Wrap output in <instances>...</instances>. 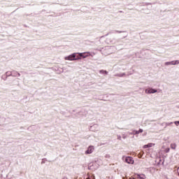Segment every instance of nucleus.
<instances>
[{"label":"nucleus","instance_id":"f257e3e1","mask_svg":"<svg viewBox=\"0 0 179 179\" xmlns=\"http://www.w3.org/2000/svg\"><path fill=\"white\" fill-rule=\"evenodd\" d=\"M76 52L64 57L65 61H76Z\"/></svg>","mask_w":179,"mask_h":179},{"label":"nucleus","instance_id":"f03ea898","mask_svg":"<svg viewBox=\"0 0 179 179\" xmlns=\"http://www.w3.org/2000/svg\"><path fill=\"white\" fill-rule=\"evenodd\" d=\"M122 159L124 160L128 164H134V158L131 157H123Z\"/></svg>","mask_w":179,"mask_h":179},{"label":"nucleus","instance_id":"7ed1b4c3","mask_svg":"<svg viewBox=\"0 0 179 179\" xmlns=\"http://www.w3.org/2000/svg\"><path fill=\"white\" fill-rule=\"evenodd\" d=\"M90 131H92V132H97V131H100V127L97 124H94L90 128Z\"/></svg>","mask_w":179,"mask_h":179},{"label":"nucleus","instance_id":"20e7f679","mask_svg":"<svg viewBox=\"0 0 179 179\" xmlns=\"http://www.w3.org/2000/svg\"><path fill=\"white\" fill-rule=\"evenodd\" d=\"M94 152V146L90 145L88 147L87 150L85 151V155H92Z\"/></svg>","mask_w":179,"mask_h":179},{"label":"nucleus","instance_id":"39448f33","mask_svg":"<svg viewBox=\"0 0 179 179\" xmlns=\"http://www.w3.org/2000/svg\"><path fill=\"white\" fill-rule=\"evenodd\" d=\"M145 93L147 94H153L155 93H157V90L153 88H148L145 90Z\"/></svg>","mask_w":179,"mask_h":179},{"label":"nucleus","instance_id":"423d86ee","mask_svg":"<svg viewBox=\"0 0 179 179\" xmlns=\"http://www.w3.org/2000/svg\"><path fill=\"white\" fill-rule=\"evenodd\" d=\"M77 54L80 56L82 57L83 58H87V57H90V55H92V54H90L89 52H77Z\"/></svg>","mask_w":179,"mask_h":179},{"label":"nucleus","instance_id":"0eeeda50","mask_svg":"<svg viewBox=\"0 0 179 179\" xmlns=\"http://www.w3.org/2000/svg\"><path fill=\"white\" fill-rule=\"evenodd\" d=\"M178 64H179V60L165 62V65H166V66H169V65H178Z\"/></svg>","mask_w":179,"mask_h":179},{"label":"nucleus","instance_id":"6e6552de","mask_svg":"<svg viewBox=\"0 0 179 179\" xmlns=\"http://www.w3.org/2000/svg\"><path fill=\"white\" fill-rule=\"evenodd\" d=\"M137 178L139 179H145L146 178V176H145L144 174H137Z\"/></svg>","mask_w":179,"mask_h":179},{"label":"nucleus","instance_id":"1a4fd4ad","mask_svg":"<svg viewBox=\"0 0 179 179\" xmlns=\"http://www.w3.org/2000/svg\"><path fill=\"white\" fill-rule=\"evenodd\" d=\"M11 75L13 76H20V73H19L17 71H12Z\"/></svg>","mask_w":179,"mask_h":179},{"label":"nucleus","instance_id":"9d476101","mask_svg":"<svg viewBox=\"0 0 179 179\" xmlns=\"http://www.w3.org/2000/svg\"><path fill=\"white\" fill-rule=\"evenodd\" d=\"M99 73H103V74L105 73V75H108V72H107V71H104V70H101V71H99Z\"/></svg>","mask_w":179,"mask_h":179},{"label":"nucleus","instance_id":"9b49d317","mask_svg":"<svg viewBox=\"0 0 179 179\" xmlns=\"http://www.w3.org/2000/svg\"><path fill=\"white\" fill-rule=\"evenodd\" d=\"M171 149H176V148H177V145H176V144H171Z\"/></svg>","mask_w":179,"mask_h":179},{"label":"nucleus","instance_id":"f8f14e48","mask_svg":"<svg viewBox=\"0 0 179 179\" xmlns=\"http://www.w3.org/2000/svg\"><path fill=\"white\" fill-rule=\"evenodd\" d=\"M147 145H148V148H152V146H155V143H150Z\"/></svg>","mask_w":179,"mask_h":179},{"label":"nucleus","instance_id":"ddd939ff","mask_svg":"<svg viewBox=\"0 0 179 179\" xmlns=\"http://www.w3.org/2000/svg\"><path fill=\"white\" fill-rule=\"evenodd\" d=\"M117 76H119L120 78H122V76H125V73L117 74Z\"/></svg>","mask_w":179,"mask_h":179},{"label":"nucleus","instance_id":"4468645a","mask_svg":"<svg viewBox=\"0 0 179 179\" xmlns=\"http://www.w3.org/2000/svg\"><path fill=\"white\" fill-rule=\"evenodd\" d=\"M138 134H142V132H143V129H140L138 131Z\"/></svg>","mask_w":179,"mask_h":179},{"label":"nucleus","instance_id":"2eb2a0df","mask_svg":"<svg viewBox=\"0 0 179 179\" xmlns=\"http://www.w3.org/2000/svg\"><path fill=\"white\" fill-rule=\"evenodd\" d=\"M133 133L136 134H139V131H136V130H134L133 131Z\"/></svg>","mask_w":179,"mask_h":179},{"label":"nucleus","instance_id":"dca6fc26","mask_svg":"<svg viewBox=\"0 0 179 179\" xmlns=\"http://www.w3.org/2000/svg\"><path fill=\"white\" fill-rule=\"evenodd\" d=\"M174 124H175V125H179V121H176V122H174Z\"/></svg>","mask_w":179,"mask_h":179},{"label":"nucleus","instance_id":"f3484780","mask_svg":"<svg viewBox=\"0 0 179 179\" xmlns=\"http://www.w3.org/2000/svg\"><path fill=\"white\" fill-rule=\"evenodd\" d=\"M171 124H173V122H170V123H166V127L167 126H169V125H171Z\"/></svg>","mask_w":179,"mask_h":179},{"label":"nucleus","instance_id":"a211bd4d","mask_svg":"<svg viewBox=\"0 0 179 179\" xmlns=\"http://www.w3.org/2000/svg\"><path fill=\"white\" fill-rule=\"evenodd\" d=\"M143 148H144V149H147V148H149V147H148V144H147V145H145L143 146Z\"/></svg>","mask_w":179,"mask_h":179},{"label":"nucleus","instance_id":"6ab92c4d","mask_svg":"<svg viewBox=\"0 0 179 179\" xmlns=\"http://www.w3.org/2000/svg\"><path fill=\"white\" fill-rule=\"evenodd\" d=\"M104 55H110V53H106V52H103Z\"/></svg>","mask_w":179,"mask_h":179},{"label":"nucleus","instance_id":"aec40b11","mask_svg":"<svg viewBox=\"0 0 179 179\" xmlns=\"http://www.w3.org/2000/svg\"><path fill=\"white\" fill-rule=\"evenodd\" d=\"M76 61H78V59H82V58H80V57H76Z\"/></svg>","mask_w":179,"mask_h":179},{"label":"nucleus","instance_id":"412c9836","mask_svg":"<svg viewBox=\"0 0 179 179\" xmlns=\"http://www.w3.org/2000/svg\"><path fill=\"white\" fill-rule=\"evenodd\" d=\"M106 157L110 158V155H106Z\"/></svg>","mask_w":179,"mask_h":179},{"label":"nucleus","instance_id":"4be33fe9","mask_svg":"<svg viewBox=\"0 0 179 179\" xmlns=\"http://www.w3.org/2000/svg\"><path fill=\"white\" fill-rule=\"evenodd\" d=\"M134 132L133 133H130V135H134Z\"/></svg>","mask_w":179,"mask_h":179},{"label":"nucleus","instance_id":"5701e85b","mask_svg":"<svg viewBox=\"0 0 179 179\" xmlns=\"http://www.w3.org/2000/svg\"><path fill=\"white\" fill-rule=\"evenodd\" d=\"M108 50V48H107L106 50V51H107Z\"/></svg>","mask_w":179,"mask_h":179},{"label":"nucleus","instance_id":"b1692460","mask_svg":"<svg viewBox=\"0 0 179 179\" xmlns=\"http://www.w3.org/2000/svg\"><path fill=\"white\" fill-rule=\"evenodd\" d=\"M118 33H121V31H118Z\"/></svg>","mask_w":179,"mask_h":179},{"label":"nucleus","instance_id":"393cba45","mask_svg":"<svg viewBox=\"0 0 179 179\" xmlns=\"http://www.w3.org/2000/svg\"><path fill=\"white\" fill-rule=\"evenodd\" d=\"M133 179H135V178H133Z\"/></svg>","mask_w":179,"mask_h":179}]
</instances>
